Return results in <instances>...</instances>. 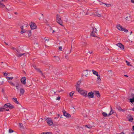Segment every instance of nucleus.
Here are the masks:
<instances>
[{
  "mask_svg": "<svg viewBox=\"0 0 134 134\" xmlns=\"http://www.w3.org/2000/svg\"><path fill=\"white\" fill-rule=\"evenodd\" d=\"M56 21L60 25L63 26L62 25L63 21L61 19L60 15L57 14L56 15Z\"/></svg>",
  "mask_w": 134,
  "mask_h": 134,
  "instance_id": "nucleus-1",
  "label": "nucleus"
},
{
  "mask_svg": "<svg viewBox=\"0 0 134 134\" xmlns=\"http://www.w3.org/2000/svg\"><path fill=\"white\" fill-rule=\"evenodd\" d=\"M3 107L5 108H8L10 109H11L14 108V106L10 104V103H6L5 104L3 105Z\"/></svg>",
  "mask_w": 134,
  "mask_h": 134,
  "instance_id": "nucleus-2",
  "label": "nucleus"
},
{
  "mask_svg": "<svg viewBox=\"0 0 134 134\" xmlns=\"http://www.w3.org/2000/svg\"><path fill=\"white\" fill-rule=\"evenodd\" d=\"M30 25L32 30L35 29H37V26L36 25L35 23L32 22H31Z\"/></svg>",
  "mask_w": 134,
  "mask_h": 134,
  "instance_id": "nucleus-3",
  "label": "nucleus"
},
{
  "mask_svg": "<svg viewBox=\"0 0 134 134\" xmlns=\"http://www.w3.org/2000/svg\"><path fill=\"white\" fill-rule=\"evenodd\" d=\"M80 93L86 97H87V92L85 90H81Z\"/></svg>",
  "mask_w": 134,
  "mask_h": 134,
  "instance_id": "nucleus-4",
  "label": "nucleus"
},
{
  "mask_svg": "<svg viewBox=\"0 0 134 134\" xmlns=\"http://www.w3.org/2000/svg\"><path fill=\"white\" fill-rule=\"evenodd\" d=\"M93 30L90 34L91 36L94 37H96L97 36L94 33H96V31L97 29L93 27Z\"/></svg>",
  "mask_w": 134,
  "mask_h": 134,
  "instance_id": "nucleus-5",
  "label": "nucleus"
},
{
  "mask_svg": "<svg viewBox=\"0 0 134 134\" xmlns=\"http://www.w3.org/2000/svg\"><path fill=\"white\" fill-rule=\"evenodd\" d=\"M46 120L47 123L49 125L51 126L52 125L53 122L50 118H48L46 119Z\"/></svg>",
  "mask_w": 134,
  "mask_h": 134,
  "instance_id": "nucleus-6",
  "label": "nucleus"
},
{
  "mask_svg": "<svg viewBox=\"0 0 134 134\" xmlns=\"http://www.w3.org/2000/svg\"><path fill=\"white\" fill-rule=\"evenodd\" d=\"M63 113L64 115L66 117L69 118L71 117V115L67 113L65 110L63 111Z\"/></svg>",
  "mask_w": 134,
  "mask_h": 134,
  "instance_id": "nucleus-7",
  "label": "nucleus"
},
{
  "mask_svg": "<svg viewBox=\"0 0 134 134\" xmlns=\"http://www.w3.org/2000/svg\"><path fill=\"white\" fill-rule=\"evenodd\" d=\"M94 93L92 92H90L88 93L87 97L89 98H93L94 97Z\"/></svg>",
  "mask_w": 134,
  "mask_h": 134,
  "instance_id": "nucleus-8",
  "label": "nucleus"
},
{
  "mask_svg": "<svg viewBox=\"0 0 134 134\" xmlns=\"http://www.w3.org/2000/svg\"><path fill=\"white\" fill-rule=\"evenodd\" d=\"M26 78L25 77H22L21 79V83L24 85H25V84L26 83Z\"/></svg>",
  "mask_w": 134,
  "mask_h": 134,
  "instance_id": "nucleus-9",
  "label": "nucleus"
},
{
  "mask_svg": "<svg viewBox=\"0 0 134 134\" xmlns=\"http://www.w3.org/2000/svg\"><path fill=\"white\" fill-rule=\"evenodd\" d=\"M127 118L128 119L129 121L132 122L133 119L130 114H129L127 116Z\"/></svg>",
  "mask_w": 134,
  "mask_h": 134,
  "instance_id": "nucleus-10",
  "label": "nucleus"
},
{
  "mask_svg": "<svg viewBox=\"0 0 134 134\" xmlns=\"http://www.w3.org/2000/svg\"><path fill=\"white\" fill-rule=\"evenodd\" d=\"M54 57L55 58L54 62H59L60 61V59L57 56H54Z\"/></svg>",
  "mask_w": 134,
  "mask_h": 134,
  "instance_id": "nucleus-11",
  "label": "nucleus"
},
{
  "mask_svg": "<svg viewBox=\"0 0 134 134\" xmlns=\"http://www.w3.org/2000/svg\"><path fill=\"white\" fill-rule=\"evenodd\" d=\"M131 96L132 98H130V101L131 103L134 102V94L132 93L131 94Z\"/></svg>",
  "mask_w": 134,
  "mask_h": 134,
  "instance_id": "nucleus-12",
  "label": "nucleus"
},
{
  "mask_svg": "<svg viewBox=\"0 0 134 134\" xmlns=\"http://www.w3.org/2000/svg\"><path fill=\"white\" fill-rule=\"evenodd\" d=\"M118 47H119L121 49H123L124 48V46L121 43H118L116 44Z\"/></svg>",
  "mask_w": 134,
  "mask_h": 134,
  "instance_id": "nucleus-13",
  "label": "nucleus"
},
{
  "mask_svg": "<svg viewBox=\"0 0 134 134\" xmlns=\"http://www.w3.org/2000/svg\"><path fill=\"white\" fill-rule=\"evenodd\" d=\"M25 92V90L23 88H20V95H23Z\"/></svg>",
  "mask_w": 134,
  "mask_h": 134,
  "instance_id": "nucleus-14",
  "label": "nucleus"
},
{
  "mask_svg": "<svg viewBox=\"0 0 134 134\" xmlns=\"http://www.w3.org/2000/svg\"><path fill=\"white\" fill-rule=\"evenodd\" d=\"M116 26L117 28L119 30L122 31V30H123V28L120 24L117 25Z\"/></svg>",
  "mask_w": 134,
  "mask_h": 134,
  "instance_id": "nucleus-15",
  "label": "nucleus"
},
{
  "mask_svg": "<svg viewBox=\"0 0 134 134\" xmlns=\"http://www.w3.org/2000/svg\"><path fill=\"white\" fill-rule=\"evenodd\" d=\"M79 87L80 86L79 84L78 83V85L76 86V90L80 93L81 92V90H80V88Z\"/></svg>",
  "mask_w": 134,
  "mask_h": 134,
  "instance_id": "nucleus-16",
  "label": "nucleus"
},
{
  "mask_svg": "<svg viewBox=\"0 0 134 134\" xmlns=\"http://www.w3.org/2000/svg\"><path fill=\"white\" fill-rule=\"evenodd\" d=\"M94 93L98 97H99L100 96V93L98 91H95Z\"/></svg>",
  "mask_w": 134,
  "mask_h": 134,
  "instance_id": "nucleus-17",
  "label": "nucleus"
},
{
  "mask_svg": "<svg viewBox=\"0 0 134 134\" xmlns=\"http://www.w3.org/2000/svg\"><path fill=\"white\" fill-rule=\"evenodd\" d=\"M25 53H20V54H16V56L18 57H22L23 55H24L25 56Z\"/></svg>",
  "mask_w": 134,
  "mask_h": 134,
  "instance_id": "nucleus-18",
  "label": "nucleus"
},
{
  "mask_svg": "<svg viewBox=\"0 0 134 134\" xmlns=\"http://www.w3.org/2000/svg\"><path fill=\"white\" fill-rule=\"evenodd\" d=\"M92 71L93 72V74L97 76L98 75V72H97L95 71L94 70H92Z\"/></svg>",
  "mask_w": 134,
  "mask_h": 134,
  "instance_id": "nucleus-19",
  "label": "nucleus"
},
{
  "mask_svg": "<svg viewBox=\"0 0 134 134\" xmlns=\"http://www.w3.org/2000/svg\"><path fill=\"white\" fill-rule=\"evenodd\" d=\"M13 102H15V103L17 104H19L18 102L17 101L16 98H13L12 99Z\"/></svg>",
  "mask_w": 134,
  "mask_h": 134,
  "instance_id": "nucleus-20",
  "label": "nucleus"
},
{
  "mask_svg": "<svg viewBox=\"0 0 134 134\" xmlns=\"http://www.w3.org/2000/svg\"><path fill=\"white\" fill-rule=\"evenodd\" d=\"M110 107L111 110H110L109 113V114L108 115V117L109 116H110L112 114H113V110L112 107H111V106H110Z\"/></svg>",
  "mask_w": 134,
  "mask_h": 134,
  "instance_id": "nucleus-21",
  "label": "nucleus"
},
{
  "mask_svg": "<svg viewBox=\"0 0 134 134\" xmlns=\"http://www.w3.org/2000/svg\"><path fill=\"white\" fill-rule=\"evenodd\" d=\"M108 74L110 77L111 76L113 75V72L111 70L108 71Z\"/></svg>",
  "mask_w": 134,
  "mask_h": 134,
  "instance_id": "nucleus-22",
  "label": "nucleus"
},
{
  "mask_svg": "<svg viewBox=\"0 0 134 134\" xmlns=\"http://www.w3.org/2000/svg\"><path fill=\"white\" fill-rule=\"evenodd\" d=\"M98 77H97V81L99 83L100 82V81L101 80V79L100 78V76L99 75H98V76H97Z\"/></svg>",
  "mask_w": 134,
  "mask_h": 134,
  "instance_id": "nucleus-23",
  "label": "nucleus"
},
{
  "mask_svg": "<svg viewBox=\"0 0 134 134\" xmlns=\"http://www.w3.org/2000/svg\"><path fill=\"white\" fill-rule=\"evenodd\" d=\"M4 7L7 10H8V9L5 7V5L3 3H0V7L3 8Z\"/></svg>",
  "mask_w": 134,
  "mask_h": 134,
  "instance_id": "nucleus-24",
  "label": "nucleus"
},
{
  "mask_svg": "<svg viewBox=\"0 0 134 134\" xmlns=\"http://www.w3.org/2000/svg\"><path fill=\"white\" fill-rule=\"evenodd\" d=\"M36 70H37L38 72L41 73L42 75L43 76V74L42 72V71H41L40 70V69L39 68H36Z\"/></svg>",
  "mask_w": 134,
  "mask_h": 134,
  "instance_id": "nucleus-25",
  "label": "nucleus"
},
{
  "mask_svg": "<svg viewBox=\"0 0 134 134\" xmlns=\"http://www.w3.org/2000/svg\"><path fill=\"white\" fill-rule=\"evenodd\" d=\"M95 15L99 17H101V14L99 13H98L97 12H96L95 13Z\"/></svg>",
  "mask_w": 134,
  "mask_h": 134,
  "instance_id": "nucleus-26",
  "label": "nucleus"
},
{
  "mask_svg": "<svg viewBox=\"0 0 134 134\" xmlns=\"http://www.w3.org/2000/svg\"><path fill=\"white\" fill-rule=\"evenodd\" d=\"M102 114L103 116L104 117L108 116L107 114L105 112H103Z\"/></svg>",
  "mask_w": 134,
  "mask_h": 134,
  "instance_id": "nucleus-27",
  "label": "nucleus"
},
{
  "mask_svg": "<svg viewBox=\"0 0 134 134\" xmlns=\"http://www.w3.org/2000/svg\"><path fill=\"white\" fill-rule=\"evenodd\" d=\"M5 108L3 107H2L0 108V112H3L5 110Z\"/></svg>",
  "mask_w": 134,
  "mask_h": 134,
  "instance_id": "nucleus-28",
  "label": "nucleus"
},
{
  "mask_svg": "<svg viewBox=\"0 0 134 134\" xmlns=\"http://www.w3.org/2000/svg\"><path fill=\"white\" fill-rule=\"evenodd\" d=\"M19 126L20 128L22 129H24V126H23L22 123H19Z\"/></svg>",
  "mask_w": 134,
  "mask_h": 134,
  "instance_id": "nucleus-29",
  "label": "nucleus"
},
{
  "mask_svg": "<svg viewBox=\"0 0 134 134\" xmlns=\"http://www.w3.org/2000/svg\"><path fill=\"white\" fill-rule=\"evenodd\" d=\"M102 4H105V5H106V6L107 7H110L111 6V5L110 4H107L103 2H102Z\"/></svg>",
  "mask_w": 134,
  "mask_h": 134,
  "instance_id": "nucleus-30",
  "label": "nucleus"
},
{
  "mask_svg": "<svg viewBox=\"0 0 134 134\" xmlns=\"http://www.w3.org/2000/svg\"><path fill=\"white\" fill-rule=\"evenodd\" d=\"M85 127H86L87 128L89 129H90L92 128V126L91 125H85Z\"/></svg>",
  "mask_w": 134,
  "mask_h": 134,
  "instance_id": "nucleus-31",
  "label": "nucleus"
},
{
  "mask_svg": "<svg viewBox=\"0 0 134 134\" xmlns=\"http://www.w3.org/2000/svg\"><path fill=\"white\" fill-rule=\"evenodd\" d=\"M6 78L8 80H12L13 79V77H6Z\"/></svg>",
  "mask_w": 134,
  "mask_h": 134,
  "instance_id": "nucleus-32",
  "label": "nucleus"
},
{
  "mask_svg": "<svg viewBox=\"0 0 134 134\" xmlns=\"http://www.w3.org/2000/svg\"><path fill=\"white\" fill-rule=\"evenodd\" d=\"M16 89L18 90L19 88V84L18 83H17L16 85Z\"/></svg>",
  "mask_w": 134,
  "mask_h": 134,
  "instance_id": "nucleus-33",
  "label": "nucleus"
},
{
  "mask_svg": "<svg viewBox=\"0 0 134 134\" xmlns=\"http://www.w3.org/2000/svg\"><path fill=\"white\" fill-rule=\"evenodd\" d=\"M117 109L119 111H121L122 108L120 106H118L117 107Z\"/></svg>",
  "mask_w": 134,
  "mask_h": 134,
  "instance_id": "nucleus-34",
  "label": "nucleus"
},
{
  "mask_svg": "<svg viewBox=\"0 0 134 134\" xmlns=\"http://www.w3.org/2000/svg\"><path fill=\"white\" fill-rule=\"evenodd\" d=\"M74 93V91H72L71 92H70L69 93V95L70 96H72Z\"/></svg>",
  "mask_w": 134,
  "mask_h": 134,
  "instance_id": "nucleus-35",
  "label": "nucleus"
},
{
  "mask_svg": "<svg viewBox=\"0 0 134 134\" xmlns=\"http://www.w3.org/2000/svg\"><path fill=\"white\" fill-rule=\"evenodd\" d=\"M28 32V36L29 37H30L31 35V31H29Z\"/></svg>",
  "mask_w": 134,
  "mask_h": 134,
  "instance_id": "nucleus-36",
  "label": "nucleus"
},
{
  "mask_svg": "<svg viewBox=\"0 0 134 134\" xmlns=\"http://www.w3.org/2000/svg\"><path fill=\"white\" fill-rule=\"evenodd\" d=\"M15 52L16 53V55L17 54H19L21 53L20 51L18 50L15 49Z\"/></svg>",
  "mask_w": 134,
  "mask_h": 134,
  "instance_id": "nucleus-37",
  "label": "nucleus"
},
{
  "mask_svg": "<svg viewBox=\"0 0 134 134\" xmlns=\"http://www.w3.org/2000/svg\"><path fill=\"white\" fill-rule=\"evenodd\" d=\"M8 82L10 84L12 85V86H15V84L14 83H13L12 82L9 81H8Z\"/></svg>",
  "mask_w": 134,
  "mask_h": 134,
  "instance_id": "nucleus-38",
  "label": "nucleus"
},
{
  "mask_svg": "<svg viewBox=\"0 0 134 134\" xmlns=\"http://www.w3.org/2000/svg\"><path fill=\"white\" fill-rule=\"evenodd\" d=\"M126 63H127V65L129 66H131V65L130 64V63L129 62H128L126 60Z\"/></svg>",
  "mask_w": 134,
  "mask_h": 134,
  "instance_id": "nucleus-39",
  "label": "nucleus"
},
{
  "mask_svg": "<svg viewBox=\"0 0 134 134\" xmlns=\"http://www.w3.org/2000/svg\"><path fill=\"white\" fill-rule=\"evenodd\" d=\"M122 30V31H124L126 32H127L128 31V30H127L125 29L124 28H123V30Z\"/></svg>",
  "mask_w": 134,
  "mask_h": 134,
  "instance_id": "nucleus-40",
  "label": "nucleus"
},
{
  "mask_svg": "<svg viewBox=\"0 0 134 134\" xmlns=\"http://www.w3.org/2000/svg\"><path fill=\"white\" fill-rule=\"evenodd\" d=\"M45 134H53L51 132H43Z\"/></svg>",
  "mask_w": 134,
  "mask_h": 134,
  "instance_id": "nucleus-41",
  "label": "nucleus"
},
{
  "mask_svg": "<svg viewBox=\"0 0 134 134\" xmlns=\"http://www.w3.org/2000/svg\"><path fill=\"white\" fill-rule=\"evenodd\" d=\"M131 18V16H129V17L127 16V17H126V20H129L130 19V18Z\"/></svg>",
  "mask_w": 134,
  "mask_h": 134,
  "instance_id": "nucleus-42",
  "label": "nucleus"
},
{
  "mask_svg": "<svg viewBox=\"0 0 134 134\" xmlns=\"http://www.w3.org/2000/svg\"><path fill=\"white\" fill-rule=\"evenodd\" d=\"M14 131L12 129H9V133H11L13 132Z\"/></svg>",
  "mask_w": 134,
  "mask_h": 134,
  "instance_id": "nucleus-43",
  "label": "nucleus"
},
{
  "mask_svg": "<svg viewBox=\"0 0 134 134\" xmlns=\"http://www.w3.org/2000/svg\"><path fill=\"white\" fill-rule=\"evenodd\" d=\"M127 110V109H122V110H121V111L124 112V111H126Z\"/></svg>",
  "mask_w": 134,
  "mask_h": 134,
  "instance_id": "nucleus-44",
  "label": "nucleus"
},
{
  "mask_svg": "<svg viewBox=\"0 0 134 134\" xmlns=\"http://www.w3.org/2000/svg\"><path fill=\"white\" fill-rule=\"evenodd\" d=\"M44 40H45V42H48V40H47L46 37H45L44 38Z\"/></svg>",
  "mask_w": 134,
  "mask_h": 134,
  "instance_id": "nucleus-45",
  "label": "nucleus"
},
{
  "mask_svg": "<svg viewBox=\"0 0 134 134\" xmlns=\"http://www.w3.org/2000/svg\"><path fill=\"white\" fill-rule=\"evenodd\" d=\"M59 50H60V51H62V47L61 46H59Z\"/></svg>",
  "mask_w": 134,
  "mask_h": 134,
  "instance_id": "nucleus-46",
  "label": "nucleus"
},
{
  "mask_svg": "<svg viewBox=\"0 0 134 134\" xmlns=\"http://www.w3.org/2000/svg\"><path fill=\"white\" fill-rule=\"evenodd\" d=\"M3 73L4 74V76H7V74L5 73V72H3Z\"/></svg>",
  "mask_w": 134,
  "mask_h": 134,
  "instance_id": "nucleus-47",
  "label": "nucleus"
},
{
  "mask_svg": "<svg viewBox=\"0 0 134 134\" xmlns=\"http://www.w3.org/2000/svg\"><path fill=\"white\" fill-rule=\"evenodd\" d=\"M53 72L55 73V74H56V75H58V72H55V71H54V70H53Z\"/></svg>",
  "mask_w": 134,
  "mask_h": 134,
  "instance_id": "nucleus-48",
  "label": "nucleus"
},
{
  "mask_svg": "<svg viewBox=\"0 0 134 134\" xmlns=\"http://www.w3.org/2000/svg\"><path fill=\"white\" fill-rule=\"evenodd\" d=\"M60 99V98L59 97H57V98L56 99L57 100H59Z\"/></svg>",
  "mask_w": 134,
  "mask_h": 134,
  "instance_id": "nucleus-49",
  "label": "nucleus"
},
{
  "mask_svg": "<svg viewBox=\"0 0 134 134\" xmlns=\"http://www.w3.org/2000/svg\"><path fill=\"white\" fill-rule=\"evenodd\" d=\"M26 32L25 31H24V30H21V31L20 33L21 34H23V33H24V32Z\"/></svg>",
  "mask_w": 134,
  "mask_h": 134,
  "instance_id": "nucleus-50",
  "label": "nucleus"
},
{
  "mask_svg": "<svg viewBox=\"0 0 134 134\" xmlns=\"http://www.w3.org/2000/svg\"><path fill=\"white\" fill-rule=\"evenodd\" d=\"M2 92L3 93H4V90L3 89H2Z\"/></svg>",
  "mask_w": 134,
  "mask_h": 134,
  "instance_id": "nucleus-51",
  "label": "nucleus"
},
{
  "mask_svg": "<svg viewBox=\"0 0 134 134\" xmlns=\"http://www.w3.org/2000/svg\"><path fill=\"white\" fill-rule=\"evenodd\" d=\"M88 53H90L91 54H92V51H89L88 52Z\"/></svg>",
  "mask_w": 134,
  "mask_h": 134,
  "instance_id": "nucleus-52",
  "label": "nucleus"
},
{
  "mask_svg": "<svg viewBox=\"0 0 134 134\" xmlns=\"http://www.w3.org/2000/svg\"><path fill=\"white\" fill-rule=\"evenodd\" d=\"M23 27V26H22L21 27V30H24Z\"/></svg>",
  "mask_w": 134,
  "mask_h": 134,
  "instance_id": "nucleus-53",
  "label": "nucleus"
},
{
  "mask_svg": "<svg viewBox=\"0 0 134 134\" xmlns=\"http://www.w3.org/2000/svg\"><path fill=\"white\" fill-rule=\"evenodd\" d=\"M9 109H5V110H4V111H9Z\"/></svg>",
  "mask_w": 134,
  "mask_h": 134,
  "instance_id": "nucleus-54",
  "label": "nucleus"
},
{
  "mask_svg": "<svg viewBox=\"0 0 134 134\" xmlns=\"http://www.w3.org/2000/svg\"><path fill=\"white\" fill-rule=\"evenodd\" d=\"M33 67H34V68L36 70V68H37V67H36L35 66H33Z\"/></svg>",
  "mask_w": 134,
  "mask_h": 134,
  "instance_id": "nucleus-55",
  "label": "nucleus"
},
{
  "mask_svg": "<svg viewBox=\"0 0 134 134\" xmlns=\"http://www.w3.org/2000/svg\"><path fill=\"white\" fill-rule=\"evenodd\" d=\"M1 1H2L5 2L7 1V0H1Z\"/></svg>",
  "mask_w": 134,
  "mask_h": 134,
  "instance_id": "nucleus-56",
  "label": "nucleus"
},
{
  "mask_svg": "<svg viewBox=\"0 0 134 134\" xmlns=\"http://www.w3.org/2000/svg\"><path fill=\"white\" fill-rule=\"evenodd\" d=\"M78 84H79V85H80V82H77V85H78Z\"/></svg>",
  "mask_w": 134,
  "mask_h": 134,
  "instance_id": "nucleus-57",
  "label": "nucleus"
},
{
  "mask_svg": "<svg viewBox=\"0 0 134 134\" xmlns=\"http://www.w3.org/2000/svg\"><path fill=\"white\" fill-rule=\"evenodd\" d=\"M124 76H125V77H128V76L127 75H124Z\"/></svg>",
  "mask_w": 134,
  "mask_h": 134,
  "instance_id": "nucleus-58",
  "label": "nucleus"
},
{
  "mask_svg": "<svg viewBox=\"0 0 134 134\" xmlns=\"http://www.w3.org/2000/svg\"><path fill=\"white\" fill-rule=\"evenodd\" d=\"M132 2L134 3V0H131Z\"/></svg>",
  "mask_w": 134,
  "mask_h": 134,
  "instance_id": "nucleus-59",
  "label": "nucleus"
},
{
  "mask_svg": "<svg viewBox=\"0 0 134 134\" xmlns=\"http://www.w3.org/2000/svg\"><path fill=\"white\" fill-rule=\"evenodd\" d=\"M12 49H15H15H15V48H14V47H12Z\"/></svg>",
  "mask_w": 134,
  "mask_h": 134,
  "instance_id": "nucleus-60",
  "label": "nucleus"
},
{
  "mask_svg": "<svg viewBox=\"0 0 134 134\" xmlns=\"http://www.w3.org/2000/svg\"><path fill=\"white\" fill-rule=\"evenodd\" d=\"M55 71L56 70V71L57 72H58V69H55Z\"/></svg>",
  "mask_w": 134,
  "mask_h": 134,
  "instance_id": "nucleus-61",
  "label": "nucleus"
},
{
  "mask_svg": "<svg viewBox=\"0 0 134 134\" xmlns=\"http://www.w3.org/2000/svg\"><path fill=\"white\" fill-rule=\"evenodd\" d=\"M132 129H133V130L134 131V125L132 127Z\"/></svg>",
  "mask_w": 134,
  "mask_h": 134,
  "instance_id": "nucleus-62",
  "label": "nucleus"
},
{
  "mask_svg": "<svg viewBox=\"0 0 134 134\" xmlns=\"http://www.w3.org/2000/svg\"><path fill=\"white\" fill-rule=\"evenodd\" d=\"M132 110L134 111V107L132 108Z\"/></svg>",
  "mask_w": 134,
  "mask_h": 134,
  "instance_id": "nucleus-63",
  "label": "nucleus"
},
{
  "mask_svg": "<svg viewBox=\"0 0 134 134\" xmlns=\"http://www.w3.org/2000/svg\"><path fill=\"white\" fill-rule=\"evenodd\" d=\"M119 134H124V132H121V133H120Z\"/></svg>",
  "mask_w": 134,
  "mask_h": 134,
  "instance_id": "nucleus-64",
  "label": "nucleus"
}]
</instances>
